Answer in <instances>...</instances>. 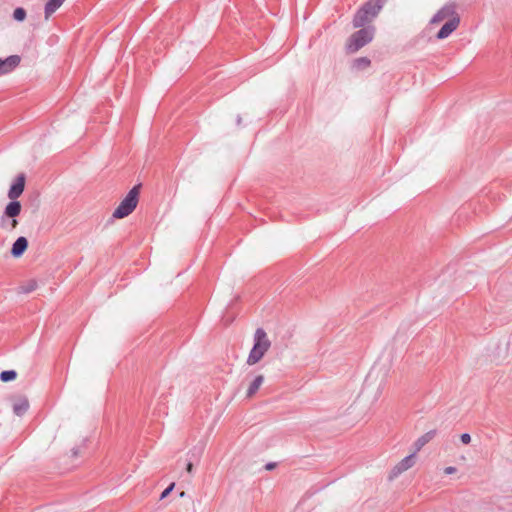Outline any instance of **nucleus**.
Segmentation results:
<instances>
[{"label":"nucleus","mask_w":512,"mask_h":512,"mask_svg":"<svg viewBox=\"0 0 512 512\" xmlns=\"http://www.w3.org/2000/svg\"><path fill=\"white\" fill-rule=\"evenodd\" d=\"M192 469H193V464L191 462H188L187 465H186V471L188 473H191Z\"/></svg>","instance_id":"nucleus-24"},{"label":"nucleus","mask_w":512,"mask_h":512,"mask_svg":"<svg viewBox=\"0 0 512 512\" xmlns=\"http://www.w3.org/2000/svg\"><path fill=\"white\" fill-rule=\"evenodd\" d=\"M459 23V16H453L451 19L445 22V24L438 31L436 37L440 40L446 39L452 34V32H454L458 28Z\"/></svg>","instance_id":"nucleus-6"},{"label":"nucleus","mask_w":512,"mask_h":512,"mask_svg":"<svg viewBox=\"0 0 512 512\" xmlns=\"http://www.w3.org/2000/svg\"><path fill=\"white\" fill-rule=\"evenodd\" d=\"M63 3L64 0H49L45 5V18L48 19Z\"/></svg>","instance_id":"nucleus-14"},{"label":"nucleus","mask_w":512,"mask_h":512,"mask_svg":"<svg viewBox=\"0 0 512 512\" xmlns=\"http://www.w3.org/2000/svg\"><path fill=\"white\" fill-rule=\"evenodd\" d=\"M240 121H241V118H240V117H238V119H237V123L239 124V123H240Z\"/></svg>","instance_id":"nucleus-26"},{"label":"nucleus","mask_w":512,"mask_h":512,"mask_svg":"<svg viewBox=\"0 0 512 512\" xmlns=\"http://www.w3.org/2000/svg\"><path fill=\"white\" fill-rule=\"evenodd\" d=\"M139 186H134L113 212V217L122 219L133 212L138 203Z\"/></svg>","instance_id":"nucleus-3"},{"label":"nucleus","mask_w":512,"mask_h":512,"mask_svg":"<svg viewBox=\"0 0 512 512\" xmlns=\"http://www.w3.org/2000/svg\"><path fill=\"white\" fill-rule=\"evenodd\" d=\"M415 452L403 458L391 471L392 477H397L401 473L410 469L415 464Z\"/></svg>","instance_id":"nucleus-8"},{"label":"nucleus","mask_w":512,"mask_h":512,"mask_svg":"<svg viewBox=\"0 0 512 512\" xmlns=\"http://www.w3.org/2000/svg\"><path fill=\"white\" fill-rule=\"evenodd\" d=\"M17 373L14 370H5L0 373V380L2 382H9L16 378Z\"/></svg>","instance_id":"nucleus-17"},{"label":"nucleus","mask_w":512,"mask_h":512,"mask_svg":"<svg viewBox=\"0 0 512 512\" xmlns=\"http://www.w3.org/2000/svg\"><path fill=\"white\" fill-rule=\"evenodd\" d=\"M370 65V60L367 57H360L354 60L353 66L356 69H364Z\"/></svg>","instance_id":"nucleus-18"},{"label":"nucleus","mask_w":512,"mask_h":512,"mask_svg":"<svg viewBox=\"0 0 512 512\" xmlns=\"http://www.w3.org/2000/svg\"><path fill=\"white\" fill-rule=\"evenodd\" d=\"M386 0H369L362 7L367 11L372 19L376 18L383 8Z\"/></svg>","instance_id":"nucleus-11"},{"label":"nucleus","mask_w":512,"mask_h":512,"mask_svg":"<svg viewBox=\"0 0 512 512\" xmlns=\"http://www.w3.org/2000/svg\"><path fill=\"white\" fill-rule=\"evenodd\" d=\"M271 347V341L263 328H257L253 336V347L249 352L246 363L249 366L261 361Z\"/></svg>","instance_id":"nucleus-1"},{"label":"nucleus","mask_w":512,"mask_h":512,"mask_svg":"<svg viewBox=\"0 0 512 512\" xmlns=\"http://www.w3.org/2000/svg\"><path fill=\"white\" fill-rule=\"evenodd\" d=\"M28 247V241L25 237H19L12 245L11 254L14 257H20Z\"/></svg>","instance_id":"nucleus-13"},{"label":"nucleus","mask_w":512,"mask_h":512,"mask_svg":"<svg viewBox=\"0 0 512 512\" xmlns=\"http://www.w3.org/2000/svg\"><path fill=\"white\" fill-rule=\"evenodd\" d=\"M445 474H454L456 472V468L453 466L446 467L444 470Z\"/></svg>","instance_id":"nucleus-23"},{"label":"nucleus","mask_w":512,"mask_h":512,"mask_svg":"<svg viewBox=\"0 0 512 512\" xmlns=\"http://www.w3.org/2000/svg\"><path fill=\"white\" fill-rule=\"evenodd\" d=\"M274 467H275V463H268V464L266 465V469H267V470H271V469H273Z\"/></svg>","instance_id":"nucleus-25"},{"label":"nucleus","mask_w":512,"mask_h":512,"mask_svg":"<svg viewBox=\"0 0 512 512\" xmlns=\"http://www.w3.org/2000/svg\"><path fill=\"white\" fill-rule=\"evenodd\" d=\"M21 212V204L19 201L12 200L5 207L4 214L1 218V226L7 230H13L18 221L15 219Z\"/></svg>","instance_id":"nucleus-4"},{"label":"nucleus","mask_w":512,"mask_h":512,"mask_svg":"<svg viewBox=\"0 0 512 512\" xmlns=\"http://www.w3.org/2000/svg\"><path fill=\"white\" fill-rule=\"evenodd\" d=\"M21 58L18 55H11L5 59L0 58V76L12 72L19 64Z\"/></svg>","instance_id":"nucleus-7"},{"label":"nucleus","mask_w":512,"mask_h":512,"mask_svg":"<svg viewBox=\"0 0 512 512\" xmlns=\"http://www.w3.org/2000/svg\"><path fill=\"white\" fill-rule=\"evenodd\" d=\"M434 434V431H430L425 435L421 436L420 438H418V440L415 443L417 451L420 450L426 443H428L433 438Z\"/></svg>","instance_id":"nucleus-16"},{"label":"nucleus","mask_w":512,"mask_h":512,"mask_svg":"<svg viewBox=\"0 0 512 512\" xmlns=\"http://www.w3.org/2000/svg\"><path fill=\"white\" fill-rule=\"evenodd\" d=\"M375 29L372 26H368L353 33L347 41L346 49L349 53H355L368 43H370L374 37Z\"/></svg>","instance_id":"nucleus-2"},{"label":"nucleus","mask_w":512,"mask_h":512,"mask_svg":"<svg viewBox=\"0 0 512 512\" xmlns=\"http://www.w3.org/2000/svg\"><path fill=\"white\" fill-rule=\"evenodd\" d=\"M453 16H458L454 5L447 4L437 11V13L431 18L430 22L432 24H438L442 21H448Z\"/></svg>","instance_id":"nucleus-5"},{"label":"nucleus","mask_w":512,"mask_h":512,"mask_svg":"<svg viewBox=\"0 0 512 512\" xmlns=\"http://www.w3.org/2000/svg\"><path fill=\"white\" fill-rule=\"evenodd\" d=\"M37 283L34 280L29 281L26 285L20 287L22 293H30L36 289Z\"/></svg>","instance_id":"nucleus-19"},{"label":"nucleus","mask_w":512,"mask_h":512,"mask_svg":"<svg viewBox=\"0 0 512 512\" xmlns=\"http://www.w3.org/2000/svg\"><path fill=\"white\" fill-rule=\"evenodd\" d=\"M13 412L17 416L24 415L29 409V401L26 396L19 395L13 398Z\"/></svg>","instance_id":"nucleus-9"},{"label":"nucleus","mask_w":512,"mask_h":512,"mask_svg":"<svg viewBox=\"0 0 512 512\" xmlns=\"http://www.w3.org/2000/svg\"><path fill=\"white\" fill-rule=\"evenodd\" d=\"M24 187H25V177H24V175L21 174L17 177L16 181L11 185L9 192H8V197L11 200L17 199L23 193Z\"/></svg>","instance_id":"nucleus-10"},{"label":"nucleus","mask_w":512,"mask_h":512,"mask_svg":"<svg viewBox=\"0 0 512 512\" xmlns=\"http://www.w3.org/2000/svg\"><path fill=\"white\" fill-rule=\"evenodd\" d=\"M13 17L17 21H23L26 17V11L23 8H16Z\"/></svg>","instance_id":"nucleus-20"},{"label":"nucleus","mask_w":512,"mask_h":512,"mask_svg":"<svg viewBox=\"0 0 512 512\" xmlns=\"http://www.w3.org/2000/svg\"><path fill=\"white\" fill-rule=\"evenodd\" d=\"M174 486H175V484H174V483L170 484V485H169V486H168V487H167V488H166V489L161 493L160 499H164V498H166V497L170 494V492L174 489Z\"/></svg>","instance_id":"nucleus-21"},{"label":"nucleus","mask_w":512,"mask_h":512,"mask_svg":"<svg viewBox=\"0 0 512 512\" xmlns=\"http://www.w3.org/2000/svg\"><path fill=\"white\" fill-rule=\"evenodd\" d=\"M372 20L373 19L370 17L367 11L363 7H361L353 18V26L355 28H362Z\"/></svg>","instance_id":"nucleus-12"},{"label":"nucleus","mask_w":512,"mask_h":512,"mask_svg":"<svg viewBox=\"0 0 512 512\" xmlns=\"http://www.w3.org/2000/svg\"><path fill=\"white\" fill-rule=\"evenodd\" d=\"M263 382H264V377L262 375L256 376L248 387L247 397L253 396L258 391V389L261 387Z\"/></svg>","instance_id":"nucleus-15"},{"label":"nucleus","mask_w":512,"mask_h":512,"mask_svg":"<svg viewBox=\"0 0 512 512\" xmlns=\"http://www.w3.org/2000/svg\"><path fill=\"white\" fill-rule=\"evenodd\" d=\"M460 439L463 444H469L471 442V436L468 433H463Z\"/></svg>","instance_id":"nucleus-22"}]
</instances>
